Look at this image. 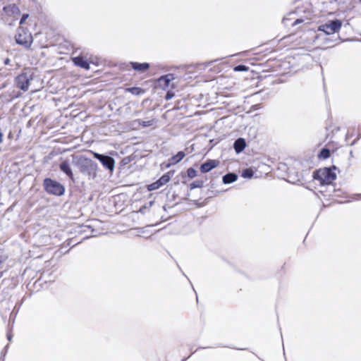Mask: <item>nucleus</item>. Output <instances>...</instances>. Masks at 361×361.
Here are the masks:
<instances>
[{
    "mask_svg": "<svg viewBox=\"0 0 361 361\" xmlns=\"http://www.w3.org/2000/svg\"><path fill=\"white\" fill-rule=\"evenodd\" d=\"M44 187L47 192L55 195H62L64 193V187L59 182L50 178H46L44 181Z\"/></svg>",
    "mask_w": 361,
    "mask_h": 361,
    "instance_id": "nucleus-3",
    "label": "nucleus"
},
{
    "mask_svg": "<svg viewBox=\"0 0 361 361\" xmlns=\"http://www.w3.org/2000/svg\"><path fill=\"white\" fill-rule=\"evenodd\" d=\"M185 153L183 152H179L177 154L172 157L170 159L171 164H175L180 161L185 157Z\"/></svg>",
    "mask_w": 361,
    "mask_h": 361,
    "instance_id": "nucleus-15",
    "label": "nucleus"
},
{
    "mask_svg": "<svg viewBox=\"0 0 361 361\" xmlns=\"http://www.w3.org/2000/svg\"><path fill=\"white\" fill-rule=\"evenodd\" d=\"M8 339L9 341H11V336L10 334H8Z\"/></svg>",
    "mask_w": 361,
    "mask_h": 361,
    "instance_id": "nucleus-32",
    "label": "nucleus"
},
{
    "mask_svg": "<svg viewBox=\"0 0 361 361\" xmlns=\"http://www.w3.org/2000/svg\"><path fill=\"white\" fill-rule=\"evenodd\" d=\"M173 79V75L169 74L161 76L159 79V82L164 88L169 87L170 82Z\"/></svg>",
    "mask_w": 361,
    "mask_h": 361,
    "instance_id": "nucleus-12",
    "label": "nucleus"
},
{
    "mask_svg": "<svg viewBox=\"0 0 361 361\" xmlns=\"http://www.w3.org/2000/svg\"><path fill=\"white\" fill-rule=\"evenodd\" d=\"M73 162L80 166L81 171L86 172L90 177L94 178L97 176L98 166L92 160L83 156H73Z\"/></svg>",
    "mask_w": 361,
    "mask_h": 361,
    "instance_id": "nucleus-1",
    "label": "nucleus"
},
{
    "mask_svg": "<svg viewBox=\"0 0 361 361\" xmlns=\"http://www.w3.org/2000/svg\"><path fill=\"white\" fill-rule=\"evenodd\" d=\"M166 99H170L171 98V95H170L169 93H168L166 96Z\"/></svg>",
    "mask_w": 361,
    "mask_h": 361,
    "instance_id": "nucleus-30",
    "label": "nucleus"
},
{
    "mask_svg": "<svg viewBox=\"0 0 361 361\" xmlns=\"http://www.w3.org/2000/svg\"><path fill=\"white\" fill-rule=\"evenodd\" d=\"M93 155L107 169H109L111 171H112L114 170V169L115 167V161L112 157H111L109 156L100 154L97 152H93Z\"/></svg>",
    "mask_w": 361,
    "mask_h": 361,
    "instance_id": "nucleus-6",
    "label": "nucleus"
},
{
    "mask_svg": "<svg viewBox=\"0 0 361 361\" xmlns=\"http://www.w3.org/2000/svg\"><path fill=\"white\" fill-rule=\"evenodd\" d=\"M204 182L202 180H196L192 183L190 185V190H193L195 188H202L203 186Z\"/></svg>",
    "mask_w": 361,
    "mask_h": 361,
    "instance_id": "nucleus-19",
    "label": "nucleus"
},
{
    "mask_svg": "<svg viewBox=\"0 0 361 361\" xmlns=\"http://www.w3.org/2000/svg\"><path fill=\"white\" fill-rule=\"evenodd\" d=\"M2 276H3V273L0 272V279L2 277Z\"/></svg>",
    "mask_w": 361,
    "mask_h": 361,
    "instance_id": "nucleus-33",
    "label": "nucleus"
},
{
    "mask_svg": "<svg viewBox=\"0 0 361 361\" xmlns=\"http://www.w3.org/2000/svg\"><path fill=\"white\" fill-rule=\"evenodd\" d=\"M3 134L0 132V144L2 142Z\"/></svg>",
    "mask_w": 361,
    "mask_h": 361,
    "instance_id": "nucleus-31",
    "label": "nucleus"
},
{
    "mask_svg": "<svg viewBox=\"0 0 361 361\" xmlns=\"http://www.w3.org/2000/svg\"><path fill=\"white\" fill-rule=\"evenodd\" d=\"M16 41L18 44L27 47H30L32 43V36L30 33L23 30H19L16 36Z\"/></svg>",
    "mask_w": 361,
    "mask_h": 361,
    "instance_id": "nucleus-7",
    "label": "nucleus"
},
{
    "mask_svg": "<svg viewBox=\"0 0 361 361\" xmlns=\"http://www.w3.org/2000/svg\"><path fill=\"white\" fill-rule=\"evenodd\" d=\"M314 178L321 184H330L336 179V174L328 168L320 169L314 173Z\"/></svg>",
    "mask_w": 361,
    "mask_h": 361,
    "instance_id": "nucleus-2",
    "label": "nucleus"
},
{
    "mask_svg": "<svg viewBox=\"0 0 361 361\" xmlns=\"http://www.w3.org/2000/svg\"><path fill=\"white\" fill-rule=\"evenodd\" d=\"M288 20V19L287 18H284L283 19V23H284L286 25H287L286 21H287Z\"/></svg>",
    "mask_w": 361,
    "mask_h": 361,
    "instance_id": "nucleus-29",
    "label": "nucleus"
},
{
    "mask_svg": "<svg viewBox=\"0 0 361 361\" xmlns=\"http://www.w3.org/2000/svg\"><path fill=\"white\" fill-rule=\"evenodd\" d=\"M187 174L190 178H193L197 176V171L194 169L190 168L187 171Z\"/></svg>",
    "mask_w": 361,
    "mask_h": 361,
    "instance_id": "nucleus-22",
    "label": "nucleus"
},
{
    "mask_svg": "<svg viewBox=\"0 0 361 361\" xmlns=\"http://www.w3.org/2000/svg\"><path fill=\"white\" fill-rule=\"evenodd\" d=\"M27 16H28L27 15H24V16L22 17V18H21V20H20V24H23V23H24V22L25 21V20H26V18H27Z\"/></svg>",
    "mask_w": 361,
    "mask_h": 361,
    "instance_id": "nucleus-27",
    "label": "nucleus"
},
{
    "mask_svg": "<svg viewBox=\"0 0 361 361\" xmlns=\"http://www.w3.org/2000/svg\"><path fill=\"white\" fill-rule=\"evenodd\" d=\"M302 22H303V20H302V19H297V20H295L294 21V23H293V25H296L298 24H300V23H302Z\"/></svg>",
    "mask_w": 361,
    "mask_h": 361,
    "instance_id": "nucleus-26",
    "label": "nucleus"
},
{
    "mask_svg": "<svg viewBox=\"0 0 361 361\" xmlns=\"http://www.w3.org/2000/svg\"><path fill=\"white\" fill-rule=\"evenodd\" d=\"M242 176L244 178H251L253 176V171L250 169H246L243 172Z\"/></svg>",
    "mask_w": 361,
    "mask_h": 361,
    "instance_id": "nucleus-23",
    "label": "nucleus"
},
{
    "mask_svg": "<svg viewBox=\"0 0 361 361\" xmlns=\"http://www.w3.org/2000/svg\"><path fill=\"white\" fill-rule=\"evenodd\" d=\"M6 260V257L3 255L2 252L0 251V264Z\"/></svg>",
    "mask_w": 361,
    "mask_h": 361,
    "instance_id": "nucleus-25",
    "label": "nucleus"
},
{
    "mask_svg": "<svg viewBox=\"0 0 361 361\" xmlns=\"http://www.w3.org/2000/svg\"><path fill=\"white\" fill-rule=\"evenodd\" d=\"M137 122L139 123L140 126H141L142 127H149V126H152L154 123V120L152 119V120H148L146 121L137 120Z\"/></svg>",
    "mask_w": 361,
    "mask_h": 361,
    "instance_id": "nucleus-17",
    "label": "nucleus"
},
{
    "mask_svg": "<svg viewBox=\"0 0 361 361\" xmlns=\"http://www.w3.org/2000/svg\"><path fill=\"white\" fill-rule=\"evenodd\" d=\"M238 179V176L233 173H228L223 176L222 180L224 184H230Z\"/></svg>",
    "mask_w": 361,
    "mask_h": 361,
    "instance_id": "nucleus-14",
    "label": "nucleus"
},
{
    "mask_svg": "<svg viewBox=\"0 0 361 361\" xmlns=\"http://www.w3.org/2000/svg\"><path fill=\"white\" fill-rule=\"evenodd\" d=\"M73 61L75 65L80 66L85 70L90 69V64L89 63L84 59L82 56H77L73 58Z\"/></svg>",
    "mask_w": 361,
    "mask_h": 361,
    "instance_id": "nucleus-10",
    "label": "nucleus"
},
{
    "mask_svg": "<svg viewBox=\"0 0 361 361\" xmlns=\"http://www.w3.org/2000/svg\"><path fill=\"white\" fill-rule=\"evenodd\" d=\"M59 168L61 171L66 173L71 179H74L73 173L71 167V164L68 160H63L59 165Z\"/></svg>",
    "mask_w": 361,
    "mask_h": 361,
    "instance_id": "nucleus-8",
    "label": "nucleus"
},
{
    "mask_svg": "<svg viewBox=\"0 0 361 361\" xmlns=\"http://www.w3.org/2000/svg\"><path fill=\"white\" fill-rule=\"evenodd\" d=\"M126 91L128 92H130L131 94H135V95H139V94H143L145 92V91L143 90H142L140 87H136L127 88Z\"/></svg>",
    "mask_w": 361,
    "mask_h": 361,
    "instance_id": "nucleus-16",
    "label": "nucleus"
},
{
    "mask_svg": "<svg viewBox=\"0 0 361 361\" xmlns=\"http://www.w3.org/2000/svg\"><path fill=\"white\" fill-rule=\"evenodd\" d=\"M170 180V176L168 174L163 175L157 181L159 185L162 186Z\"/></svg>",
    "mask_w": 361,
    "mask_h": 361,
    "instance_id": "nucleus-18",
    "label": "nucleus"
},
{
    "mask_svg": "<svg viewBox=\"0 0 361 361\" xmlns=\"http://www.w3.org/2000/svg\"><path fill=\"white\" fill-rule=\"evenodd\" d=\"M360 1L361 2V0H360Z\"/></svg>",
    "mask_w": 361,
    "mask_h": 361,
    "instance_id": "nucleus-34",
    "label": "nucleus"
},
{
    "mask_svg": "<svg viewBox=\"0 0 361 361\" xmlns=\"http://www.w3.org/2000/svg\"><path fill=\"white\" fill-rule=\"evenodd\" d=\"M219 165V161L216 160H208L202 164L200 166V170L202 173H207L212 169L216 168Z\"/></svg>",
    "mask_w": 361,
    "mask_h": 361,
    "instance_id": "nucleus-9",
    "label": "nucleus"
},
{
    "mask_svg": "<svg viewBox=\"0 0 361 361\" xmlns=\"http://www.w3.org/2000/svg\"><path fill=\"white\" fill-rule=\"evenodd\" d=\"M161 186L159 185V183L158 181H156L154 183H152V184H149L148 186H147V189L149 191H152V190H157L159 189V188H161Z\"/></svg>",
    "mask_w": 361,
    "mask_h": 361,
    "instance_id": "nucleus-20",
    "label": "nucleus"
},
{
    "mask_svg": "<svg viewBox=\"0 0 361 361\" xmlns=\"http://www.w3.org/2000/svg\"><path fill=\"white\" fill-rule=\"evenodd\" d=\"M247 70V68L244 65H239L234 68L235 71H245Z\"/></svg>",
    "mask_w": 361,
    "mask_h": 361,
    "instance_id": "nucleus-24",
    "label": "nucleus"
},
{
    "mask_svg": "<svg viewBox=\"0 0 361 361\" xmlns=\"http://www.w3.org/2000/svg\"><path fill=\"white\" fill-rule=\"evenodd\" d=\"M32 80L31 74L23 73L19 75L16 79L17 86L23 91H27L30 86V82Z\"/></svg>",
    "mask_w": 361,
    "mask_h": 361,
    "instance_id": "nucleus-5",
    "label": "nucleus"
},
{
    "mask_svg": "<svg viewBox=\"0 0 361 361\" xmlns=\"http://www.w3.org/2000/svg\"><path fill=\"white\" fill-rule=\"evenodd\" d=\"M10 61H10L9 59H6L4 60V63L5 65H8L10 63Z\"/></svg>",
    "mask_w": 361,
    "mask_h": 361,
    "instance_id": "nucleus-28",
    "label": "nucleus"
},
{
    "mask_svg": "<svg viewBox=\"0 0 361 361\" xmlns=\"http://www.w3.org/2000/svg\"><path fill=\"white\" fill-rule=\"evenodd\" d=\"M132 68L141 73L145 72L149 68V64L148 63H137V62H131L130 63Z\"/></svg>",
    "mask_w": 361,
    "mask_h": 361,
    "instance_id": "nucleus-11",
    "label": "nucleus"
},
{
    "mask_svg": "<svg viewBox=\"0 0 361 361\" xmlns=\"http://www.w3.org/2000/svg\"><path fill=\"white\" fill-rule=\"evenodd\" d=\"M329 156H330V152L327 149H323L321 151L320 154H319V157L324 159L329 158Z\"/></svg>",
    "mask_w": 361,
    "mask_h": 361,
    "instance_id": "nucleus-21",
    "label": "nucleus"
},
{
    "mask_svg": "<svg viewBox=\"0 0 361 361\" xmlns=\"http://www.w3.org/2000/svg\"><path fill=\"white\" fill-rule=\"evenodd\" d=\"M341 26V21L340 20H335L319 25L318 30L324 32L327 35H330L335 32H338L340 30Z\"/></svg>",
    "mask_w": 361,
    "mask_h": 361,
    "instance_id": "nucleus-4",
    "label": "nucleus"
},
{
    "mask_svg": "<svg viewBox=\"0 0 361 361\" xmlns=\"http://www.w3.org/2000/svg\"><path fill=\"white\" fill-rule=\"evenodd\" d=\"M245 140L243 138H238L234 142V149L237 153L241 152L245 149Z\"/></svg>",
    "mask_w": 361,
    "mask_h": 361,
    "instance_id": "nucleus-13",
    "label": "nucleus"
}]
</instances>
